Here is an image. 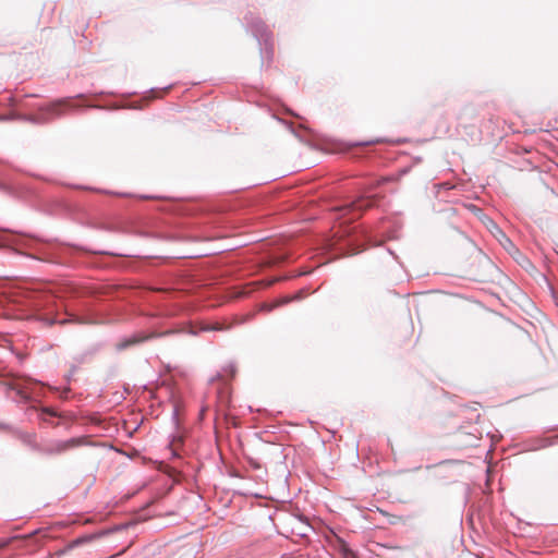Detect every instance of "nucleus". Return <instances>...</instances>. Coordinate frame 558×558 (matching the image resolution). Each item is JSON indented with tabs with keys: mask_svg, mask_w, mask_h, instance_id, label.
<instances>
[{
	"mask_svg": "<svg viewBox=\"0 0 558 558\" xmlns=\"http://www.w3.org/2000/svg\"><path fill=\"white\" fill-rule=\"evenodd\" d=\"M374 205H375V199L373 197H362L351 204L340 207L339 211H341V217H344L349 213L355 214V211H356V215H353V218H352V219H354V218L359 217V215L362 210L371 208Z\"/></svg>",
	"mask_w": 558,
	"mask_h": 558,
	"instance_id": "nucleus-1",
	"label": "nucleus"
},
{
	"mask_svg": "<svg viewBox=\"0 0 558 558\" xmlns=\"http://www.w3.org/2000/svg\"><path fill=\"white\" fill-rule=\"evenodd\" d=\"M84 444V439L83 438H71V439H68V440H60V441H57L52 445H50L47 449H46V452L49 453V454H60V453H63L68 450H71L73 448H76L81 445Z\"/></svg>",
	"mask_w": 558,
	"mask_h": 558,
	"instance_id": "nucleus-2",
	"label": "nucleus"
},
{
	"mask_svg": "<svg viewBox=\"0 0 558 558\" xmlns=\"http://www.w3.org/2000/svg\"><path fill=\"white\" fill-rule=\"evenodd\" d=\"M301 298H302L301 293H298L291 298H282L271 304H264L263 310H265L266 312H271L274 308H276L278 306L288 304L289 302H291L293 300H300Z\"/></svg>",
	"mask_w": 558,
	"mask_h": 558,
	"instance_id": "nucleus-3",
	"label": "nucleus"
},
{
	"mask_svg": "<svg viewBox=\"0 0 558 558\" xmlns=\"http://www.w3.org/2000/svg\"><path fill=\"white\" fill-rule=\"evenodd\" d=\"M145 338H141V337H136V336H133V337H130L125 340H122L120 342L117 343V349L118 350H124L131 345H134V344H137L142 341H144Z\"/></svg>",
	"mask_w": 558,
	"mask_h": 558,
	"instance_id": "nucleus-4",
	"label": "nucleus"
},
{
	"mask_svg": "<svg viewBox=\"0 0 558 558\" xmlns=\"http://www.w3.org/2000/svg\"><path fill=\"white\" fill-rule=\"evenodd\" d=\"M175 441H177V458L179 457V442H182L183 441V436L181 435V432H180V427H179V424L177 423V438H175Z\"/></svg>",
	"mask_w": 558,
	"mask_h": 558,
	"instance_id": "nucleus-5",
	"label": "nucleus"
},
{
	"mask_svg": "<svg viewBox=\"0 0 558 558\" xmlns=\"http://www.w3.org/2000/svg\"><path fill=\"white\" fill-rule=\"evenodd\" d=\"M204 330H222L223 326L220 323H215L203 328Z\"/></svg>",
	"mask_w": 558,
	"mask_h": 558,
	"instance_id": "nucleus-6",
	"label": "nucleus"
},
{
	"mask_svg": "<svg viewBox=\"0 0 558 558\" xmlns=\"http://www.w3.org/2000/svg\"><path fill=\"white\" fill-rule=\"evenodd\" d=\"M462 126L466 133H470L473 130V125H466L464 123H459V128Z\"/></svg>",
	"mask_w": 558,
	"mask_h": 558,
	"instance_id": "nucleus-7",
	"label": "nucleus"
},
{
	"mask_svg": "<svg viewBox=\"0 0 558 558\" xmlns=\"http://www.w3.org/2000/svg\"><path fill=\"white\" fill-rule=\"evenodd\" d=\"M142 199H153L154 197L151 196H141Z\"/></svg>",
	"mask_w": 558,
	"mask_h": 558,
	"instance_id": "nucleus-8",
	"label": "nucleus"
},
{
	"mask_svg": "<svg viewBox=\"0 0 558 558\" xmlns=\"http://www.w3.org/2000/svg\"><path fill=\"white\" fill-rule=\"evenodd\" d=\"M499 232L501 233L502 238H505L506 242H510L508 238H506V235L499 230Z\"/></svg>",
	"mask_w": 558,
	"mask_h": 558,
	"instance_id": "nucleus-9",
	"label": "nucleus"
},
{
	"mask_svg": "<svg viewBox=\"0 0 558 558\" xmlns=\"http://www.w3.org/2000/svg\"><path fill=\"white\" fill-rule=\"evenodd\" d=\"M458 119H459L460 121H462V120H463V114H462V113H461V114H459Z\"/></svg>",
	"mask_w": 558,
	"mask_h": 558,
	"instance_id": "nucleus-10",
	"label": "nucleus"
}]
</instances>
